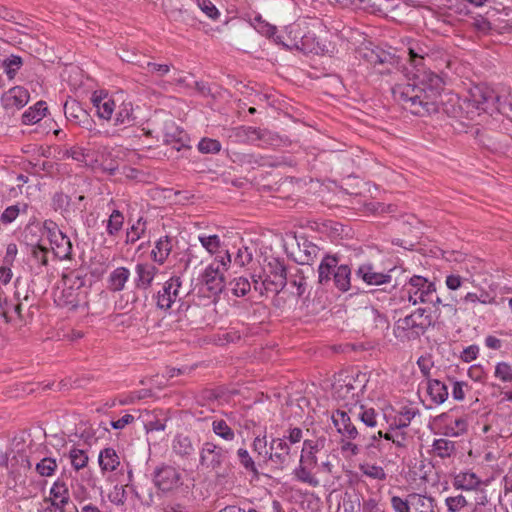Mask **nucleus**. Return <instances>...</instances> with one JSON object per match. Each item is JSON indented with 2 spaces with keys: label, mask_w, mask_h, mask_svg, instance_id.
<instances>
[{
  "label": "nucleus",
  "mask_w": 512,
  "mask_h": 512,
  "mask_svg": "<svg viewBox=\"0 0 512 512\" xmlns=\"http://www.w3.org/2000/svg\"><path fill=\"white\" fill-rule=\"evenodd\" d=\"M199 241L201 245L210 253H216L221 247L220 238L217 235H200Z\"/></svg>",
  "instance_id": "52"
},
{
  "label": "nucleus",
  "mask_w": 512,
  "mask_h": 512,
  "mask_svg": "<svg viewBox=\"0 0 512 512\" xmlns=\"http://www.w3.org/2000/svg\"><path fill=\"white\" fill-rule=\"evenodd\" d=\"M142 220V218H139L137 222L133 224L131 228L127 231V243H135L141 238L142 234L145 232V222H143Z\"/></svg>",
  "instance_id": "53"
},
{
  "label": "nucleus",
  "mask_w": 512,
  "mask_h": 512,
  "mask_svg": "<svg viewBox=\"0 0 512 512\" xmlns=\"http://www.w3.org/2000/svg\"><path fill=\"white\" fill-rule=\"evenodd\" d=\"M252 261V253L247 247L238 249L236 256L234 257V263L239 267H244Z\"/></svg>",
  "instance_id": "62"
},
{
  "label": "nucleus",
  "mask_w": 512,
  "mask_h": 512,
  "mask_svg": "<svg viewBox=\"0 0 512 512\" xmlns=\"http://www.w3.org/2000/svg\"><path fill=\"white\" fill-rule=\"evenodd\" d=\"M423 334L419 323H416L410 315L398 319L394 324V335L402 341L416 340Z\"/></svg>",
  "instance_id": "14"
},
{
  "label": "nucleus",
  "mask_w": 512,
  "mask_h": 512,
  "mask_svg": "<svg viewBox=\"0 0 512 512\" xmlns=\"http://www.w3.org/2000/svg\"><path fill=\"white\" fill-rule=\"evenodd\" d=\"M338 260L334 256H326L318 268V281L325 285L331 281L340 292H346L351 287V270L348 265L337 266Z\"/></svg>",
  "instance_id": "3"
},
{
  "label": "nucleus",
  "mask_w": 512,
  "mask_h": 512,
  "mask_svg": "<svg viewBox=\"0 0 512 512\" xmlns=\"http://www.w3.org/2000/svg\"><path fill=\"white\" fill-rule=\"evenodd\" d=\"M135 117L133 115L132 103H123L116 113L115 125H123L125 127L133 125Z\"/></svg>",
  "instance_id": "36"
},
{
  "label": "nucleus",
  "mask_w": 512,
  "mask_h": 512,
  "mask_svg": "<svg viewBox=\"0 0 512 512\" xmlns=\"http://www.w3.org/2000/svg\"><path fill=\"white\" fill-rule=\"evenodd\" d=\"M361 57L373 65L376 72L384 75L391 74L398 70L399 58L381 48H362L360 50Z\"/></svg>",
  "instance_id": "7"
},
{
  "label": "nucleus",
  "mask_w": 512,
  "mask_h": 512,
  "mask_svg": "<svg viewBox=\"0 0 512 512\" xmlns=\"http://www.w3.org/2000/svg\"><path fill=\"white\" fill-rule=\"evenodd\" d=\"M130 277V271L126 267H118L113 270L108 278V289L112 292H119L125 288Z\"/></svg>",
  "instance_id": "27"
},
{
  "label": "nucleus",
  "mask_w": 512,
  "mask_h": 512,
  "mask_svg": "<svg viewBox=\"0 0 512 512\" xmlns=\"http://www.w3.org/2000/svg\"><path fill=\"white\" fill-rule=\"evenodd\" d=\"M356 276L362 279L367 285H382L391 282L390 273L377 272L371 263H364L356 270Z\"/></svg>",
  "instance_id": "16"
},
{
  "label": "nucleus",
  "mask_w": 512,
  "mask_h": 512,
  "mask_svg": "<svg viewBox=\"0 0 512 512\" xmlns=\"http://www.w3.org/2000/svg\"><path fill=\"white\" fill-rule=\"evenodd\" d=\"M181 480L180 471L171 465L162 464L153 473L155 486L163 492H169L178 488L182 484Z\"/></svg>",
  "instance_id": "8"
},
{
  "label": "nucleus",
  "mask_w": 512,
  "mask_h": 512,
  "mask_svg": "<svg viewBox=\"0 0 512 512\" xmlns=\"http://www.w3.org/2000/svg\"><path fill=\"white\" fill-rule=\"evenodd\" d=\"M270 275L263 281L266 290H272L270 285L274 286L273 291L279 293L287 284L286 267L283 262L274 259L269 262Z\"/></svg>",
  "instance_id": "15"
},
{
  "label": "nucleus",
  "mask_w": 512,
  "mask_h": 512,
  "mask_svg": "<svg viewBox=\"0 0 512 512\" xmlns=\"http://www.w3.org/2000/svg\"><path fill=\"white\" fill-rule=\"evenodd\" d=\"M229 289L236 297L245 296L251 289L249 280L245 277H237L229 282Z\"/></svg>",
  "instance_id": "40"
},
{
  "label": "nucleus",
  "mask_w": 512,
  "mask_h": 512,
  "mask_svg": "<svg viewBox=\"0 0 512 512\" xmlns=\"http://www.w3.org/2000/svg\"><path fill=\"white\" fill-rule=\"evenodd\" d=\"M276 43L282 44L284 47L288 49L296 48L303 53H314L318 54L321 50L319 43L316 41L313 35L307 34L303 35L299 41L294 42L292 45H289L283 41H281L280 36H277L275 39Z\"/></svg>",
  "instance_id": "22"
},
{
  "label": "nucleus",
  "mask_w": 512,
  "mask_h": 512,
  "mask_svg": "<svg viewBox=\"0 0 512 512\" xmlns=\"http://www.w3.org/2000/svg\"><path fill=\"white\" fill-rule=\"evenodd\" d=\"M368 379L365 373H357L355 377L345 376L334 382L332 395L337 401H342L344 406L355 405L359 401V394L363 393Z\"/></svg>",
  "instance_id": "4"
},
{
  "label": "nucleus",
  "mask_w": 512,
  "mask_h": 512,
  "mask_svg": "<svg viewBox=\"0 0 512 512\" xmlns=\"http://www.w3.org/2000/svg\"><path fill=\"white\" fill-rule=\"evenodd\" d=\"M47 107L45 103L40 101L35 105V108H30L28 111H25L22 115V120L24 124H34L39 122L44 116Z\"/></svg>",
  "instance_id": "37"
},
{
  "label": "nucleus",
  "mask_w": 512,
  "mask_h": 512,
  "mask_svg": "<svg viewBox=\"0 0 512 512\" xmlns=\"http://www.w3.org/2000/svg\"><path fill=\"white\" fill-rule=\"evenodd\" d=\"M443 87L444 81L439 75L424 72L419 84H396L392 88V95L404 109L423 117L438 112V97Z\"/></svg>",
  "instance_id": "1"
},
{
  "label": "nucleus",
  "mask_w": 512,
  "mask_h": 512,
  "mask_svg": "<svg viewBox=\"0 0 512 512\" xmlns=\"http://www.w3.org/2000/svg\"><path fill=\"white\" fill-rule=\"evenodd\" d=\"M4 72L9 80H13L17 71L22 66V59L19 56H11L3 62Z\"/></svg>",
  "instance_id": "49"
},
{
  "label": "nucleus",
  "mask_w": 512,
  "mask_h": 512,
  "mask_svg": "<svg viewBox=\"0 0 512 512\" xmlns=\"http://www.w3.org/2000/svg\"><path fill=\"white\" fill-rule=\"evenodd\" d=\"M63 281L66 288L72 290H79L85 285V277L79 271H71L63 276Z\"/></svg>",
  "instance_id": "45"
},
{
  "label": "nucleus",
  "mask_w": 512,
  "mask_h": 512,
  "mask_svg": "<svg viewBox=\"0 0 512 512\" xmlns=\"http://www.w3.org/2000/svg\"><path fill=\"white\" fill-rule=\"evenodd\" d=\"M198 149L202 153H217L221 149V144L218 140L203 138L198 144Z\"/></svg>",
  "instance_id": "58"
},
{
  "label": "nucleus",
  "mask_w": 512,
  "mask_h": 512,
  "mask_svg": "<svg viewBox=\"0 0 512 512\" xmlns=\"http://www.w3.org/2000/svg\"><path fill=\"white\" fill-rule=\"evenodd\" d=\"M445 505L448 512H459L468 505V501L462 494H459L447 497L445 499Z\"/></svg>",
  "instance_id": "51"
},
{
  "label": "nucleus",
  "mask_w": 512,
  "mask_h": 512,
  "mask_svg": "<svg viewBox=\"0 0 512 512\" xmlns=\"http://www.w3.org/2000/svg\"><path fill=\"white\" fill-rule=\"evenodd\" d=\"M409 315L412 317L413 320L416 321V323H419V327L421 328V331H423L424 333L430 326L433 325L432 316L426 314L425 308H417Z\"/></svg>",
  "instance_id": "47"
},
{
  "label": "nucleus",
  "mask_w": 512,
  "mask_h": 512,
  "mask_svg": "<svg viewBox=\"0 0 512 512\" xmlns=\"http://www.w3.org/2000/svg\"><path fill=\"white\" fill-rule=\"evenodd\" d=\"M57 468V462L54 458L45 457L36 464V472L42 477H50Z\"/></svg>",
  "instance_id": "44"
},
{
  "label": "nucleus",
  "mask_w": 512,
  "mask_h": 512,
  "mask_svg": "<svg viewBox=\"0 0 512 512\" xmlns=\"http://www.w3.org/2000/svg\"><path fill=\"white\" fill-rule=\"evenodd\" d=\"M430 49L419 41H410L408 45L409 60L415 67L423 66L424 60L429 56Z\"/></svg>",
  "instance_id": "25"
},
{
  "label": "nucleus",
  "mask_w": 512,
  "mask_h": 512,
  "mask_svg": "<svg viewBox=\"0 0 512 512\" xmlns=\"http://www.w3.org/2000/svg\"><path fill=\"white\" fill-rule=\"evenodd\" d=\"M157 272L158 268L152 263H137L135 266V287L144 290L148 289L152 285Z\"/></svg>",
  "instance_id": "18"
},
{
  "label": "nucleus",
  "mask_w": 512,
  "mask_h": 512,
  "mask_svg": "<svg viewBox=\"0 0 512 512\" xmlns=\"http://www.w3.org/2000/svg\"><path fill=\"white\" fill-rule=\"evenodd\" d=\"M495 376L505 382L512 381V367L506 363H498L495 368Z\"/></svg>",
  "instance_id": "61"
},
{
  "label": "nucleus",
  "mask_w": 512,
  "mask_h": 512,
  "mask_svg": "<svg viewBox=\"0 0 512 512\" xmlns=\"http://www.w3.org/2000/svg\"><path fill=\"white\" fill-rule=\"evenodd\" d=\"M48 252L49 250L40 244L30 246L31 257L38 263L40 272L43 271V267L48 265Z\"/></svg>",
  "instance_id": "42"
},
{
  "label": "nucleus",
  "mask_w": 512,
  "mask_h": 512,
  "mask_svg": "<svg viewBox=\"0 0 512 512\" xmlns=\"http://www.w3.org/2000/svg\"><path fill=\"white\" fill-rule=\"evenodd\" d=\"M404 292L407 294L408 301L413 305L417 303H437L439 301L435 283L419 275H414L409 279Z\"/></svg>",
  "instance_id": "5"
},
{
  "label": "nucleus",
  "mask_w": 512,
  "mask_h": 512,
  "mask_svg": "<svg viewBox=\"0 0 512 512\" xmlns=\"http://www.w3.org/2000/svg\"><path fill=\"white\" fill-rule=\"evenodd\" d=\"M230 138H234V141L239 143L262 141L263 143L271 144L273 141V135L269 131L250 126L234 128L230 134Z\"/></svg>",
  "instance_id": "9"
},
{
  "label": "nucleus",
  "mask_w": 512,
  "mask_h": 512,
  "mask_svg": "<svg viewBox=\"0 0 512 512\" xmlns=\"http://www.w3.org/2000/svg\"><path fill=\"white\" fill-rule=\"evenodd\" d=\"M432 451L434 455L442 459L450 458L456 454V445L451 440L439 438L434 440Z\"/></svg>",
  "instance_id": "31"
},
{
  "label": "nucleus",
  "mask_w": 512,
  "mask_h": 512,
  "mask_svg": "<svg viewBox=\"0 0 512 512\" xmlns=\"http://www.w3.org/2000/svg\"><path fill=\"white\" fill-rule=\"evenodd\" d=\"M180 288V277L173 276L167 280L157 294V307L164 310L171 308L172 304L180 299Z\"/></svg>",
  "instance_id": "11"
},
{
  "label": "nucleus",
  "mask_w": 512,
  "mask_h": 512,
  "mask_svg": "<svg viewBox=\"0 0 512 512\" xmlns=\"http://www.w3.org/2000/svg\"><path fill=\"white\" fill-rule=\"evenodd\" d=\"M359 469L365 476L370 477L372 479L383 481L387 477L384 469L377 465L362 464L360 465Z\"/></svg>",
  "instance_id": "50"
},
{
  "label": "nucleus",
  "mask_w": 512,
  "mask_h": 512,
  "mask_svg": "<svg viewBox=\"0 0 512 512\" xmlns=\"http://www.w3.org/2000/svg\"><path fill=\"white\" fill-rule=\"evenodd\" d=\"M49 240L52 245L53 253L59 259H70L72 253V243L56 225L48 229Z\"/></svg>",
  "instance_id": "12"
},
{
  "label": "nucleus",
  "mask_w": 512,
  "mask_h": 512,
  "mask_svg": "<svg viewBox=\"0 0 512 512\" xmlns=\"http://www.w3.org/2000/svg\"><path fill=\"white\" fill-rule=\"evenodd\" d=\"M320 249L312 242L304 239L302 243H298L297 261L301 265L312 264L317 258Z\"/></svg>",
  "instance_id": "26"
},
{
  "label": "nucleus",
  "mask_w": 512,
  "mask_h": 512,
  "mask_svg": "<svg viewBox=\"0 0 512 512\" xmlns=\"http://www.w3.org/2000/svg\"><path fill=\"white\" fill-rule=\"evenodd\" d=\"M213 432L225 441H232L235 438V433L225 420H214L212 422Z\"/></svg>",
  "instance_id": "41"
},
{
  "label": "nucleus",
  "mask_w": 512,
  "mask_h": 512,
  "mask_svg": "<svg viewBox=\"0 0 512 512\" xmlns=\"http://www.w3.org/2000/svg\"><path fill=\"white\" fill-rule=\"evenodd\" d=\"M184 132L175 125L172 120L166 121L164 125V141L166 143L182 142Z\"/></svg>",
  "instance_id": "39"
},
{
  "label": "nucleus",
  "mask_w": 512,
  "mask_h": 512,
  "mask_svg": "<svg viewBox=\"0 0 512 512\" xmlns=\"http://www.w3.org/2000/svg\"><path fill=\"white\" fill-rule=\"evenodd\" d=\"M20 285H21L20 278H17L15 281L16 291L14 292V299L16 300V303L13 306V312H14V315H16V318L18 319V321L20 323H25L30 314L22 313L23 301H28L29 295H28L27 291L25 293H22L19 291Z\"/></svg>",
  "instance_id": "32"
},
{
  "label": "nucleus",
  "mask_w": 512,
  "mask_h": 512,
  "mask_svg": "<svg viewBox=\"0 0 512 512\" xmlns=\"http://www.w3.org/2000/svg\"><path fill=\"white\" fill-rule=\"evenodd\" d=\"M15 303H12L11 300H7L6 297H3V295L0 293V308H1V315L5 319L6 323H12L15 320H18L16 316L14 317L13 314V306Z\"/></svg>",
  "instance_id": "54"
},
{
  "label": "nucleus",
  "mask_w": 512,
  "mask_h": 512,
  "mask_svg": "<svg viewBox=\"0 0 512 512\" xmlns=\"http://www.w3.org/2000/svg\"><path fill=\"white\" fill-rule=\"evenodd\" d=\"M230 450L228 448L205 442L200 450V464L214 471L218 476L227 474Z\"/></svg>",
  "instance_id": "6"
},
{
  "label": "nucleus",
  "mask_w": 512,
  "mask_h": 512,
  "mask_svg": "<svg viewBox=\"0 0 512 512\" xmlns=\"http://www.w3.org/2000/svg\"><path fill=\"white\" fill-rule=\"evenodd\" d=\"M86 111L75 101H66L64 104V114L68 121L74 122L75 124L80 120L81 113Z\"/></svg>",
  "instance_id": "43"
},
{
  "label": "nucleus",
  "mask_w": 512,
  "mask_h": 512,
  "mask_svg": "<svg viewBox=\"0 0 512 512\" xmlns=\"http://www.w3.org/2000/svg\"><path fill=\"white\" fill-rule=\"evenodd\" d=\"M326 442L327 440L325 437L304 440L302 454L304 455L305 463L317 466L318 459L316 454L325 448Z\"/></svg>",
  "instance_id": "21"
},
{
  "label": "nucleus",
  "mask_w": 512,
  "mask_h": 512,
  "mask_svg": "<svg viewBox=\"0 0 512 512\" xmlns=\"http://www.w3.org/2000/svg\"><path fill=\"white\" fill-rule=\"evenodd\" d=\"M361 502L358 495L346 494L343 499V512H360Z\"/></svg>",
  "instance_id": "57"
},
{
  "label": "nucleus",
  "mask_w": 512,
  "mask_h": 512,
  "mask_svg": "<svg viewBox=\"0 0 512 512\" xmlns=\"http://www.w3.org/2000/svg\"><path fill=\"white\" fill-rule=\"evenodd\" d=\"M44 502L49 503L44 512H52V510L65 512V506L70 502L69 489L66 483L60 479L55 481L50 489V497L45 498Z\"/></svg>",
  "instance_id": "10"
},
{
  "label": "nucleus",
  "mask_w": 512,
  "mask_h": 512,
  "mask_svg": "<svg viewBox=\"0 0 512 512\" xmlns=\"http://www.w3.org/2000/svg\"><path fill=\"white\" fill-rule=\"evenodd\" d=\"M378 437H383L384 439L391 441L399 449L406 448L407 446V434L398 428L392 429V431L385 434H383L382 431H378Z\"/></svg>",
  "instance_id": "38"
},
{
  "label": "nucleus",
  "mask_w": 512,
  "mask_h": 512,
  "mask_svg": "<svg viewBox=\"0 0 512 512\" xmlns=\"http://www.w3.org/2000/svg\"><path fill=\"white\" fill-rule=\"evenodd\" d=\"M457 303L458 300L456 297L449 294V301H446L443 305L442 309V316L445 317H454L458 313L457 309Z\"/></svg>",
  "instance_id": "63"
},
{
  "label": "nucleus",
  "mask_w": 512,
  "mask_h": 512,
  "mask_svg": "<svg viewBox=\"0 0 512 512\" xmlns=\"http://www.w3.org/2000/svg\"><path fill=\"white\" fill-rule=\"evenodd\" d=\"M172 245L168 237L160 238L151 252V256L155 262L163 264L169 256Z\"/></svg>",
  "instance_id": "33"
},
{
  "label": "nucleus",
  "mask_w": 512,
  "mask_h": 512,
  "mask_svg": "<svg viewBox=\"0 0 512 512\" xmlns=\"http://www.w3.org/2000/svg\"><path fill=\"white\" fill-rule=\"evenodd\" d=\"M332 421L337 432L341 434L343 439L353 440L360 435V432L352 421L351 415L347 411L336 410L332 414Z\"/></svg>",
  "instance_id": "13"
},
{
  "label": "nucleus",
  "mask_w": 512,
  "mask_h": 512,
  "mask_svg": "<svg viewBox=\"0 0 512 512\" xmlns=\"http://www.w3.org/2000/svg\"><path fill=\"white\" fill-rule=\"evenodd\" d=\"M69 457H70L72 466L77 471L85 468L88 464V460H89L88 455L82 449L73 448L69 452Z\"/></svg>",
  "instance_id": "48"
},
{
  "label": "nucleus",
  "mask_w": 512,
  "mask_h": 512,
  "mask_svg": "<svg viewBox=\"0 0 512 512\" xmlns=\"http://www.w3.org/2000/svg\"><path fill=\"white\" fill-rule=\"evenodd\" d=\"M467 429V422L463 418L455 419L453 423L446 426V435L459 436Z\"/></svg>",
  "instance_id": "59"
},
{
  "label": "nucleus",
  "mask_w": 512,
  "mask_h": 512,
  "mask_svg": "<svg viewBox=\"0 0 512 512\" xmlns=\"http://www.w3.org/2000/svg\"><path fill=\"white\" fill-rule=\"evenodd\" d=\"M269 459L280 467L289 462L290 446L284 438L272 439L269 447Z\"/></svg>",
  "instance_id": "19"
},
{
  "label": "nucleus",
  "mask_w": 512,
  "mask_h": 512,
  "mask_svg": "<svg viewBox=\"0 0 512 512\" xmlns=\"http://www.w3.org/2000/svg\"><path fill=\"white\" fill-rule=\"evenodd\" d=\"M237 455L240 463L244 466L247 471L253 472L255 475L258 474L255 462L251 458L249 452L246 449L240 448L237 451Z\"/></svg>",
  "instance_id": "56"
},
{
  "label": "nucleus",
  "mask_w": 512,
  "mask_h": 512,
  "mask_svg": "<svg viewBox=\"0 0 512 512\" xmlns=\"http://www.w3.org/2000/svg\"><path fill=\"white\" fill-rule=\"evenodd\" d=\"M123 222V214L119 210H113L107 222V233L110 236L116 235L122 229Z\"/></svg>",
  "instance_id": "46"
},
{
  "label": "nucleus",
  "mask_w": 512,
  "mask_h": 512,
  "mask_svg": "<svg viewBox=\"0 0 512 512\" xmlns=\"http://www.w3.org/2000/svg\"><path fill=\"white\" fill-rule=\"evenodd\" d=\"M420 411L417 408L410 406H403L397 413L395 418V426L398 429L406 428L410 425L415 416L419 415Z\"/></svg>",
  "instance_id": "34"
},
{
  "label": "nucleus",
  "mask_w": 512,
  "mask_h": 512,
  "mask_svg": "<svg viewBox=\"0 0 512 512\" xmlns=\"http://www.w3.org/2000/svg\"><path fill=\"white\" fill-rule=\"evenodd\" d=\"M498 95L489 87L476 85L470 89L469 95L457 100V106L452 105V110L446 108L447 114L460 120L474 121L481 113L492 114L498 110Z\"/></svg>",
  "instance_id": "2"
},
{
  "label": "nucleus",
  "mask_w": 512,
  "mask_h": 512,
  "mask_svg": "<svg viewBox=\"0 0 512 512\" xmlns=\"http://www.w3.org/2000/svg\"><path fill=\"white\" fill-rule=\"evenodd\" d=\"M418 504L425 509L420 512H438L437 502L432 496H420Z\"/></svg>",
  "instance_id": "64"
},
{
  "label": "nucleus",
  "mask_w": 512,
  "mask_h": 512,
  "mask_svg": "<svg viewBox=\"0 0 512 512\" xmlns=\"http://www.w3.org/2000/svg\"><path fill=\"white\" fill-rule=\"evenodd\" d=\"M98 463L102 473L113 472L120 466V458L113 448H104L98 456Z\"/></svg>",
  "instance_id": "23"
},
{
  "label": "nucleus",
  "mask_w": 512,
  "mask_h": 512,
  "mask_svg": "<svg viewBox=\"0 0 512 512\" xmlns=\"http://www.w3.org/2000/svg\"><path fill=\"white\" fill-rule=\"evenodd\" d=\"M481 481L473 472H460L453 479V487L466 491L475 490Z\"/></svg>",
  "instance_id": "28"
},
{
  "label": "nucleus",
  "mask_w": 512,
  "mask_h": 512,
  "mask_svg": "<svg viewBox=\"0 0 512 512\" xmlns=\"http://www.w3.org/2000/svg\"><path fill=\"white\" fill-rule=\"evenodd\" d=\"M173 451L182 458H188L194 454L195 448L189 436L178 434L172 442Z\"/></svg>",
  "instance_id": "30"
},
{
  "label": "nucleus",
  "mask_w": 512,
  "mask_h": 512,
  "mask_svg": "<svg viewBox=\"0 0 512 512\" xmlns=\"http://www.w3.org/2000/svg\"><path fill=\"white\" fill-rule=\"evenodd\" d=\"M143 68L146 69L151 74H155L159 77H163L170 72L171 65L147 62L146 66Z\"/></svg>",
  "instance_id": "60"
},
{
  "label": "nucleus",
  "mask_w": 512,
  "mask_h": 512,
  "mask_svg": "<svg viewBox=\"0 0 512 512\" xmlns=\"http://www.w3.org/2000/svg\"><path fill=\"white\" fill-rule=\"evenodd\" d=\"M315 466L305 463L304 455L301 454L299 466L294 470L295 478L311 487L319 486V480L311 472Z\"/></svg>",
  "instance_id": "24"
},
{
  "label": "nucleus",
  "mask_w": 512,
  "mask_h": 512,
  "mask_svg": "<svg viewBox=\"0 0 512 512\" xmlns=\"http://www.w3.org/2000/svg\"><path fill=\"white\" fill-rule=\"evenodd\" d=\"M199 9L211 20H216L220 16L219 10L211 0H196Z\"/></svg>",
  "instance_id": "55"
},
{
  "label": "nucleus",
  "mask_w": 512,
  "mask_h": 512,
  "mask_svg": "<svg viewBox=\"0 0 512 512\" xmlns=\"http://www.w3.org/2000/svg\"><path fill=\"white\" fill-rule=\"evenodd\" d=\"M93 105L97 109V114L100 118L109 120L114 111L115 103L111 99H103L96 95L92 97Z\"/></svg>",
  "instance_id": "35"
},
{
  "label": "nucleus",
  "mask_w": 512,
  "mask_h": 512,
  "mask_svg": "<svg viewBox=\"0 0 512 512\" xmlns=\"http://www.w3.org/2000/svg\"><path fill=\"white\" fill-rule=\"evenodd\" d=\"M427 392L435 404H442L448 398V387L437 379L428 380Z\"/></svg>",
  "instance_id": "29"
},
{
  "label": "nucleus",
  "mask_w": 512,
  "mask_h": 512,
  "mask_svg": "<svg viewBox=\"0 0 512 512\" xmlns=\"http://www.w3.org/2000/svg\"><path fill=\"white\" fill-rule=\"evenodd\" d=\"M202 281L213 294H219L224 288V275L219 269V263H211L202 275Z\"/></svg>",
  "instance_id": "17"
},
{
  "label": "nucleus",
  "mask_w": 512,
  "mask_h": 512,
  "mask_svg": "<svg viewBox=\"0 0 512 512\" xmlns=\"http://www.w3.org/2000/svg\"><path fill=\"white\" fill-rule=\"evenodd\" d=\"M28 100L29 93L25 88L21 86H15L10 88L2 96V102L4 107L10 109H20L27 104Z\"/></svg>",
  "instance_id": "20"
}]
</instances>
